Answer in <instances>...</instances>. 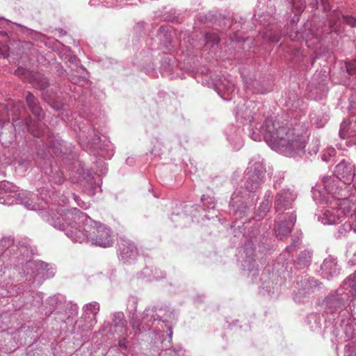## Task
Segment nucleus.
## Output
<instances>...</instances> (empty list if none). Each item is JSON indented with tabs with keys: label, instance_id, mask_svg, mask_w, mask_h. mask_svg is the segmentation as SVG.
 Segmentation results:
<instances>
[{
	"label": "nucleus",
	"instance_id": "12",
	"mask_svg": "<svg viewBox=\"0 0 356 356\" xmlns=\"http://www.w3.org/2000/svg\"><path fill=\"white\" fill-rule=\"evenodd\" d=\"M206 42L207 45L213 47L214 44H217L219 42V38L216 33H207L205 37Z\"/></svg>",
	"mask_w": 356,
	"mask_h": 356
},
{
	"label": "nucleus",
	"instance_id": "2",
	"mask_svg": "<svg viewBox=\"0 0 356 356\" xmlns=\"http://www.w3.org/2000/svg\"><path fill=\"white\" fill-rule=\"evenodd\" d=\"M248 173H250L252 171V174L249 179L250 181H247L246 188L249 191H253L256 189L261 182L263 181L265 175V169L261 163L256 162L253 165H251L248 168Z\"/></svg>",
	"mask_w": 356,
	"mask_h": 356
},
{
	"label": "nucleus",
	"instance_id": "23",
	"mask_svg": "<svg viewBox=\"0 0 356 356\" xmlns=\"http://www.w3.org/2000/svg\"><path fill=\"white\" fill-rule=\"evenodd\" d=\"M127 252H128V251H127V252H125V249H123V250H122V258H125V257H124V254H126V253H127Z\"/></svg>",
	"mask_w": 356,
	"mask_h": 356
},
{
	"label": "nucleus",
	"instance_id": "16",
	"mask_svg": "<svg viewBox=\"0 0 356 356\" xmlns=\"http://www.w3.org/2000/svg\"><path fill=\"white\" fill-rule=\"evenodd\" d=\"M350 284L349 286L350 287V292L353 296H356V280L355 275H350L348 280Z\"/></svg>",
	"mask_w": 356,
	"mask_h": 356
},
{
	"label": "nucleus",
	"instance_id": "14",
	"mask_svg": "<svg viewBox=\"0 0 356 356\" xmlns=\"http://www.w3.org/2000/svg\"><path fill=\"white\" fill-rule=\"evenodd\" d=\"M346 71L348 74L356 75V60H353L346 63Z\"/></svg>",
	"mask_w": 356,
	"mask_h": 356
},
{
	"label": "nucleus",
	"instance_id": "21",
	"mask_svg": "<svg viewBox=\"0 0 356 356\" xmlns=\"http://www.w3.org/2000/svg\"><path fill=\"white\" fill-rule=\"evenodd\" d=\"M119 346H121V347H124V348H126V346H125V343H124V341H122V340L119 341Z\"/></svg>",
	"mask_w": 356,
	"mask_h": 356
},
{
	"label": "nucleus",
	"instance_id": "20",
	"mask_svg": "<svg viewBox=\"0 0 356 356\" xmlns=\"http://www.w3.org/2000/svg\"><path fill=\"white\" fill-rule=\"evenodd\" d=\"M29 129L31 130L32 134L35 137H40L42 135L41 131L33 129L30 125H29Z\"/></svg>",
	"mask_w": 356,
	"mask_h": 356
},
{
	"label": "nucleus",
	"instance_id": "18",
	"mask_svg": "<svg viewBox=\"0 0 356 356\" xmlns=\"http://www.w3.org/2000/svg\"><path fill=\"white\" fill-rule=\"evenodd\" d=\"M336 263L331 260H325L323 265V269L326 270L329 267L335 266Z\"/></svg>",
	"mask_w": 356,
	"mask_h": 356
},
{
	"label": "nucleus",
	"instance_id": "13",
	"mask_svg": "<svg viewBox=\"0 0 356 356\" xmlns=\"http://www.w3.org/2000/svg\"><path fill=\"white\" fill-rule=\"evenodd\" d=\"M265 35L266 36V38H268L269 40L274 42H277L280 39L281 33L279 29L276 28L274 31L273 34H271L268 33V31H266L265 33Z\"/></svg>",
	"mask_w": 356,
	"mask_h": 356
},
{
	"label": "nucleus",
	"instance_id": "15",
	"mask_svg": "<svg viewBox=\"0 0 356 356\" xmlns=\"http://www.w3.org/2000/svg\"><path fill=\"white\" fill-rule=\"evenodd\" d=\"M16 186L6 181H3L0 184V189L5 190L6 192H15Z\"/></svg>",
	"mask_w": 356,
	"mask_h": 356
},
{
	"label": "nucleus",
	"instance_id": "11",
	"mask_svg": "<svg viewBox=\"0 0 356 356\" xmlns=\"http://www.w3.org/2000/svg\"><path fill=\"white\" fill-rule=\"evenodd\" d=\"M15 74L22 77V79H26L27 81L30 80L32 77H34V74L32 72H28L26 69L22 67H19L15 70Z\"/></svg>",
	"mask_w": 356,
	"mask_h": 356
},
{
	"label": "nucleus",
	"instance_id": "3",
	"mask_svg": "<svg viewBox=\"0 0 356 356\" xmlns=\"http://www.w3.org/2000/svg\"><path fill=\"white\" fill-rule=\"evenodd\" d=\"M296 220L294 213H287L283 217H279V220L275 228L278 235L285 236L289 234Z\"/></svg>",
	"mask_w": 356,
	"mask_h": 356
},
{
	"label": "nucleus",
	"instance_id": "10",
	"mask_svg": "<svg viewBox=\"0 0 356 356\" xmlns=\"http://www.w3.org/2000/svg\"><path fill=\"white\" fill-rule=\"evenodd\" d=\"M350 124H348L346 122H343L341 125L339 136L341 138H346L350 137L353 138L355 136V133L353 131H350Z\"/></svg>",
	"mask_w": 356,
	"mask_h": 356
},
{
	"label": "nucleus",
	"instance_id": "25",
	"mask_svg": "<svg viewBox=\"0 0 356 356\" xmlns=\"http://www.w3.org/2000/svg\"><path fill=\"white\" fill-rule=\"evenodd\" d=\"M97 314V312H93V314L95 316Z\"/></svg>",
	"mask_w": 356,
	"mask_h": 356
},
{
	"label": "nucleus",
	"instance_id": "6",
	"mask_svg": "<svg viewBox=\"0 0 356 356\" xmlns=\"http://www.w3.org/2000/svg\"><path fill=\"white\" fill-rule=\"evenodd\" d=\"M337 176L345 184L351 182L354 177L353 166L345 161L339 163L335 168Z\"/></svg>",
	"mask_w": 356,
	"mask_h": 356
},
{
	"label": "nucleus",
	"instance_id": "26",
	"mask_svg": "<svg viewBox=\"0 0 356 356\" xmlns=\"http://www.w3.org/2000/svg\"><path fill=\"white\" fill-rule=\"evenodd\" d=\"M322 3H324L325 0H321Z\"/></svg>",
	"mask_w": 356,
	"mask_h": 356
},
{
	"label": "nucleus",
	"instance_id": "22",
	"mask_svg": "<svg viewBox=\"0 0 356 356\" xmlns=\"http://www.w3.org/2000/svg\"><path fill=\"white\" fill-rule=\"evenodd\" d=\"M336 24V21L330 20V26L333 27Z\"/></svg>",
	"mask_w": 356,
	"mask_h": 356
},
{
	"label": "nucleus",
	"instance_id": "17",
	"mask_svg": "<svg viewBox=\"0 0 356 356\" xmlns=\"http://www.w3.org/2000/svg\"><path fill=\"white\" fill-rule=\"evenodd\" d=\"M342 17H343L344 22L347 24L350 25L352 27L356 26V19H355L354 17H353L351 16H348V15H343Z\"/></svg>",
	"mask_w": 356,
	"mask_h": 356
},
{
	"label": "nucleus",
	"instance_id": "5",
	"mask_svg": "<svg viewBox=\"0 0 356 356\" xmlns=\"http://www.w3.org/2000/svg\"><path fill=\"white\" fill-rule=\"evenodd\" d=\"M92 243L103 248L109 247L113 243L110 230L105 226H99L97 233L92 237Z\"/></svg>",
	"mask_w": 356,
	"mask_h": 356
},
{
	"label": "nucleus",
	"instance_id": "9",
	"mask_svg": "<svg viewBox=\"0 0 356 356\" xmlns=\"http://www.w3.org/2000/svg\"><path fill=\"white\" fill-rule=\"evenodd\" d=\"M29 82L32 83L35 87L40 90H44L48 86L47 79L40 74H34V77L30 79Z\"/></svg>",
	"mask_w": 356,
	"mask_h": 356
},
{
	"label": "nucleus",
	"instance_id": "1",
	"mask_svg": "<svg viewBox=\"0 0 356 356\" xmlns=\"http://www.w3.org/2000/svg\"><path fill=\"white\" fill-rule=\"evenodd\" d=\"M266 140L273 147H287L291 149H303L307 138L306 133L299 134L295 129H291L287 126L273 124V130L268 129L265 136Z\"/></svg>",
	"mask_w": 356,
	"mask_h": 356
},
{
	"label": "nucleus",
	"instance_id": "8",
	"mask_svg": "<svg viewBox=\"0 0 356 356\" xmlns=\"http://www.w3.org/2000/svg\"><path fill=\"white\" fill-rule=\"evenodd\" d=\"M341 212V209L327 210L325 213L326 222L333 225L341 222L340 216Z\"/></svg>",
	"mask_w": 356,
	"mask_h": 356
},
{
	"label": "nucleus",
	"instance_id": "4",
	"mask_svg": "<svg viewBox=\"0 0 356 356\" xmlns=\"http://www.w3.org/2000/svg\"><path fill=\"white\" fill-rule=\"evenodd\" d=\"M296 195L289 190L281 191L276 197L275 207L277 212L291 208L292 202L295 200Z\"/></svg>",
	"mask_w": 356,
	"mask_h": 356
},
{
	"label": "nucleus",
	"instance_id": "24",
	"mask_svg": "<svg viewBox=\"0 0 356 356\" xmlns=\"http://www.w3.org/2000/svg\"><path fill=\"white\" fill-rule=\"evenodd\" d=\"M89 307H95V306H94V305H89V306H88V308Z\"/></svg>",
	"mask_w": 356,
	"mask_h": 356
},
{
	"label": "nucleus",
	"instance_id": "7",
	"mask_svg": "<svg viewBox=\"0 0 356 356\" xmlns=\"http://www.w3.org/2000/svg\"><path fill=\"white\" fill-rule=\"evenodd\" d=\"M26 104L31 113L38 118L43 117V111L40 106L38 100L31 92H28L26 96Z\"/></svg>",
	"mask_w": 356,
	"mask_h": 356
},
{
	"label": "nucleus",
	"instance_id": "19",
	"mask_svg": "<svg viewBox=\"0 0 356 356\" xmlns=\"http://www.w3.org/2000/svg\"><path fill=\"white\" fill-rule=\"evenodd\" d=\"M6 48L0 45V58H5L6 56Z\"/></svg>",
	"mask_w": 356,
	"mask_h": 356
}]
</instances>
